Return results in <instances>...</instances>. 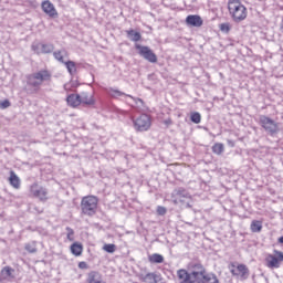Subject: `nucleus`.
<instances>
[{"instance_id": "412c9836", "label": "nucleus", "mask_w": 283, "mask_h": 283, "mask_svg": "<svg viewBox=\"0 0 283 283\" xmlns=\"http://www.w3.org/2000/svg\"><path fill=\"white\" fill-rule=\"evenodd\" d=\"M189 271L188 273H208L207 269H205V265L201 263H190Z\"/></svg>"}, {"instance_id": "1a4fd4ad", "label": "nucleus", "mask_w": 283, "mask_h": 283, "mask_svg": "<svg viewBox=\"0 0 283 283\" xmlns=\"http://www.w3.org/2000/svg\"><path fill=\"white\" fill-rule=\"evenodd\" d=\"M30 191L34 198H39L41 202H45L48 200V188L43 186H39V184H33L30 188Z\"/></svg>"}, {"instance_id": "4468645a", "label": "nucleus", "mask_w": 283, "mask_h": 283, "mask_svg": "<svg viewBox=\"0 0 283 283\" xmlns=\"http://www.w3.org/2000/svg\"><path fill=\"white\" fill-rule=\"evenodd\" d=\"M80 101L81 105H96V99H94V93H90L87 91H84L80 94Z\"/></svg>"}, {"instance_id": "393cba45", "label": "nucleus", "mask_w": 283, "mask_h": 283, "mask_svg": "<svg viewBox=\"0 0 283 283\" xmlns=\"http://www.w3.org/2000/svg\"><path fill=\"white\" fill-rule=\"evenodd\" d=\"M251 231L252 233H260L262 231V221L253 220L251 222Z\"/></svg>"}, {"instance_id": "4be33fe9", "label": "nucleus", "mask_w": 283, "mask_h": 283, "mask_svg": "<svg viewBox=\"0 0 283 283\" xmlns=\"http://www.w3.org/2000/svg\"><path fill=\"white\" fill-rule=\"evenodd\" d=\"M71 253L78 258V255L83 254V244L75 242L71 245Z\"/></svg>"}, {"instance_id": "f03ea898", "label": "nucleus", "mask_w": 283, "mask_h": 283, "mask_svg": "<svg viewBox=\"0 0 283 283\" xmlns=\"http://www.w3.org/2000/svg\"><path fill=\"white\" fill-rule=\"evenodd\" d=\"M228 10L230 17L235 23H240L241 21H244V19H247V7H244V4H242L240 0H229Z\"/></svg>"}, {"instance_id": "a878e982", "label": "nucleus", "mask_w": 283, "mask_h": 283, "mask_svg": "<svg viewBox=\"0 0 283 283\" xmlns=\"http://www.w3.org/2000/svg\"><path fill=\"white\" fill-rule=\"evenodd\" d=\"M52 52H54V44L49 43H42V51L41 54H52Z\"/></svg>"}, {"instance_id": "ddd939ff", "label": "nucleus", "mask_w": 283, "mask_h": 283, "mask_svg": "<svg viewBox=\"0 0 283 283\" xmlns=\"http://www.w3.org/2000/svg\"><path fill=\"white\" fill-rule=\"evenodd\" d=\"M205 21L198 14H190L186 18V24L190 28H202Z\"/></svg>"}, {"instance_id": "dca6fc26", "label": "nucleus", "mask_w": 283, "mask_h": 283, "mask_svg": "<svg viewBox=\"0 0 283 283\" xmlns=\"http://www.w3.org/2000/svg\"><path fill=\"white\" fill-rule=\"evenodd\" d=\"M140 282L144 283H158V274L156 273H147L139 275Z\"/></svg>"}, {"instance_id": "0eeeda50", "label": "nucleus", "mask_w": 283, "mask_h": 283, "mask_svg": "<svg viewBox=\"0 0 283 283\" xmlns=\"http://www.w3.org/2000/svg\"><path fill=\"white\" fill-rule=\"evenodd\" d=\"M230 273L234 277H240V280H249L250 271L249 268L245 264H239L235 269V263H230L229 265Z\"/></svg>"}, {"instance_id": "f257e3e1", "label": "nucleus", "mask_w": 283, "mask_h": 283, "mask_svg": "<svg viewBox=\"0 0 283 283\" xmlns=\"http://www.w3.org/2000/svg\"><path fill=\"white\" fill-rule=\"evenodd\" d=\"M51 80L52 73H50L48 70H41L27 75V85H29V87H33L34 92H39L43 83Z\"/></svg>"}, {"instance_id": "f8f14e48", "label": "nucleus", "mask_w": 283, "mask_h": 283, "mask_svg": "<svg viewBox=\"0 0 283 283\" xmlns=\"http://www.w3.org/2000/svg\"><path fill=\"white\" fill-rule=\"evenodd\" d=\"M42 10L45 12V14H48V17H51L52 19H56V17H59V12H56L54 4L50 2V0L42 2Z\"/></svg>"}, {"instance_id": "79ce46f5", "label": "nucleus", "mask_w": 283, "mask_h": 283, "mask_svg": "<svg viewBox=\"0 0 283 283\" xmlns=\"http://www.w3.org/2000/svg\"><path fill=\"white\" fill-rule=\"evenodd\" d=\"M3 282V280L0 277V283H2Z\"/></svg>"}, {"instance_id": "72a5a7b5", "label": "nucleus", "mask_w": 283, "mask_h": 283, "mask_svg": "<svg viewBox=\"0 0 283 283\" xmlns=\"http://www.w3.org/2000/svg\"><path fill=\"white\" fill-rule=\"evenodd\" d=\"M219 28L220 31L224 32L226 34H229V32H231V25L229 23H221Z\"/></svg>"}, {"instance_id": "423d86ee", "label": "nucleus", "mask_w": 283, "mask_h": 283, "mask_svg": "<svg viewBox=\"0 0 283 283\" xmlns=\"http://www.w3.org/2000/svg\"><path fill=\"white\" fill-rule=\"evenodd\" d=\"M135 49L138 50L139 56L145 59V61H148V63H158V56L149 46L135 44Z\"/></svg>"}, {"instance_id": "58836bf2", "label": "nucleus", "mask_w": 283, "mask_h": 283, "mask_svg": "<svg viewBox=\"0 0 283 283\" xmlns=\"http://www.w3.org/2000/svg\"><path fill=\"white\" fill-rule=\"evenodd\" d=\"M78 266H80V269H87V263H85V262H80V263H78Z\"/></svg>"}, {"instance_id": "5701e85b", "label": "nucleus", "mask_w": 283, "mask_h": 283, "mask_svg": "<svg viewBox=\"0 0 283 283\" xmlns=\"http://www.w3.org/2000/svg\"><path fill=\"white\" fill-rule=\"evenodd\" d=\"M148 260L151 264H163V262H165V256L158 253H154L148 256Z\"/></svg>"}, {"instance_id": "bb28decb", "label": "nucleus", "mask_w": 283, "mask_h": 283, "mask_svg": "<svg viewBox=\"0 0 283 283\" xmlns=\"http://www.w3.org/2000/svg\"><path fill=\"white\" fill-rule=\"evenodd\" d=\"M212 151L217 155L220 156L224 153V145L217 143L212 146Z\"/></svg>"}, {"instance_id": "9b49d317", "label": "nucleus", "mask_w": 283, "mask_h": 283, "mask_svg": "<svg viewBox=\"0 0 283 283\" xmlns=\"http://www.w3.org/2000/svg\"><path fill=\"white\" fill-rule=\"evenodd\" d=\"M107 94L109 96H112V98H119V96H127L128 98H133V101H135L136 105H138V103H140V105H145V102L142 98H134V96L125 94L122 91L116 90V88H112V87L108 88Z\"/></svg>"}, {"instance_id": "c9c22d12", "label": "nucleus", "mask_w": 283, "mask_h": 283, "mask_svg": "<svg viewBox=\"0 0 283 283\" xmlns=\"http://www.w3.org/2000/svg\"><path fill=\"white\" fill-rule=\"evenodd\" d=\"M11 103L10 99H4L2 102H0V109H8V107H10Z\"/></svg>"}, {"instance_id": "f3484780", "label": "nucleus", "mask_w": 283, "mask_h": 283, "mask_svg": "<svg viewBox=\"0 0 283 283\" xmlns=\"http://www.w3.org/2000/svg\"><path fill=\"white\" fill-rule=\"evenodd\" d=\"M66 103L70 107H78L81 105V95L80 94H71L66 97Z\"/></svg>"}, {"instance_id": "9d476101", "label": "nucleus", "mask_w": 283, "mask_h": 283, "mask_svg": "<svg viewBox=\"0 0 283 283\" xmlns=\"http://www.w3.org/2000/svg\"><path fill=\"white\" fill-rule=\"evenodd\" d=\"M171 198H174V205H178V202H185V199L182 198L190 199L191 195L184 187H179L172 191Z\"/></svg>"}, {"instance_id": "7ed1b4c3", "label": "nucleus", "mask_w": 283, "mask_h": 283, "mask_svg": "<svg viewBox=\"0 0 283 283\" xmlns=\"http://www.w3.org/2000/svg\"><path fill=\"white\" fill-rule=\"evenodd\" d=\"M209 272L205 273H189L185 269H180L177 271V277L180 283H205L209 277Z\"/></svg>"}, {"instance_id": "c85d7f7f", "label": "nucleus", "mask_w": 283, "mask_h": 283, "mask_svg": "<svg viewBox=\"0 0 283 283\" xmlns=\"http://www.w3.org/2000/svg\"><path fill=\"white\" fill-rule=\"evenodd\" d=\"M190 120L191 123H195V125H200V122L202 120V116L198 112L191 113Z\"/></svg>"}, {"instance_id": "e433bc0d", "label": "nucleus", "mask_w": 283, "mask_h": 283, "mask_svg": "<svg viewBox=\"0 0 283 283\" xmlns=\"http://www.w3.org/2000/svg\"><path fill=\"white\" fill-rule=\"evenodd\" d=\"M157 214L158 216H166L167 214V208H165L163 206H158L157 207Z\"/></svg>"}, {"instance_id": "7c9ffc66", "label": "nucleus", "mask_w": 283, "mask_h": 283, "mask_svg": "<svg viewBox=\"0 0 283 283\" xmlns=\"http://www.w3.org/2000/svg\"><path fill=\"white\" fill-rule=\"evenodd\" d=\"M42 48H43V43L33 42V44L31 45V50L32 52H34V54H41Z\"/></svg>"}, {"instance_id": "4c0bfd02", "label": "nucleus", "mask_w": 283, "mask_h": 283, "mask_svg": "<svg viewBox=\"0 0 283 283\" xmlns=\"http://www.w3.org/2000/svg\"><path fill=\"white\" fill-rule=\"evenodd\" d=\"M274 256L276 258V260H279V262H283V252L279 251V250H274Z\"/></svg>"}, {"instance_id": "2eb2a0df", "label": "nucleus", "mask_w": 283, "mask_h": 283, "mask_svg": "<svg viewBox=\"0 0 283 283\" xmlns=\"http://www.w3.org/2000/svg\"><path fill=\"white\" fill-rule=\"evenodd\" d=\"M125 32H126L127 39H129V41H133L134 43H138V41L143 40V34H140V32L134 29H128Z\"/></svg>"}, {"instance_id": "c756f323", "label": "nucleus", "mask_w": 283, "mask_h": 283, "mask_svg": "<svg viewBox=\"0 0 283 283\" xmlns=\"http://www.w3.org/2000/svg\"><path fill=\"white\" fill-rule=\"evenodd\" d=\"M12 273H14V269L10 268V266H4L1 271V275L3 277H14L12 275Z\"/></svg>"}, {"instance_id": "cd10ccee", "label": "nucleus", "mask_w": 283, "mask_h": 283, "mask_svg": "<svg viewBox=\"0 0 283 283\" xmlns=\"http://www.w3.org/2000/svg\"><path fill=\"white\" fill-rule=\"evenodd\" d=\"M24 249L25 251H28V253H36L38 251L36 242L32 241V242L25 243Z\"/></svg>"}, {"instance_id": "b1692460", "label": "nucleus", "mask_w": 283, "mask_h": 283, "mask_svg": "<svg viewBox=\"0 0 283 283\" xmlns=\"http://www.w3.org/2000/svg\"><path fill=\"white\" fill-rule=\"evenodd\" d=\"M64 65L71 76H74V74H76V62L69 60L65 62Z\"/></svg>"}, {"instance_id": "aec40b11", "label": "nucleus", "mask_w": 283, "mask_h": 283, "mask_svg": "<svg viewBox=\"0 0 283 283\" xmlns=\"http://www.w3.org/2000/svg\"><path fill=\"white\" fill-rule=\"evenodd\" d=\"M53 56L55 61H59V63H62L63 65L67 62L65 61V56H67V51L65 49L53 52Z\"/></svg>"}, {"instance_id": "6e6552de", "label": "nucleus", "mask_w": 283, "mask_h": 283, "mask_svg": "<svg viewBox=\"0 0 283 283\" xmlns=\"http://www.w3.org/2000/svg\"><path fill=\"white\" fill-rule=\"evenodd\" d=\"M134 127L137 132H147L151 127V118L147 114H142L134 120Z\"/></svg>"}, {"instance_id": "20e7f679", "label": "nucleus", "mask_w": 283, "mask_h": 283, "mask_svg": "<svg viewBox=\"0 0 283 283\" xmlns=\"http://www.w3.org/2000/svg\"><path fill=\"white\" fill-rule=\"evenodd\" d=\"M97 209H98V198L96 196H86L82 198L81 213L83 216H88V218H92L96 216Z\"/></svg>"}, {"instance_id": "ea45409f", "label": "nucleus", "mask_w": 283, "mask_h": 283, "mask_svg": "<svg viewBox=\"0 0 283 283\" xmlns=\"http://www.w3.org/2000/svg\"><path fill=\"white\" fill-rule=\"evenodd\" d=\"M277 242H279L280 244H283V237H280L279 240H277Z\"/></svg>"}, {"instance_id": "a211bd4d", "label": "nucleus", "mask_w": 283, "mask_h": 283, "mask_svg": "<svg viewBox=\"0 0 283 283\" xmlns=\"http://www.w3.org/2000/svg\"><path fill=\"white\" fill-rule=\"evenodd\" d=\"M9 182L13 189H19L21 187V179L19 176H17V172L14 170L10 171Z\"/></svg>"}, {"instance_id": "2f4dec72", "label": "nucleus", "mask_w": 283, "mask_h": 283, "mask_svg": "<svg viewBox=\"0 0 283 283\" xmlns=\"http://www.w3.org/2000/svg\"><path fill=\"white\" fill-rule=\"evenodd\" d=\"M103 249H104V251H106V253H115L116 252V244L107 243V244H104Z\"/></svg>"}, {"instance_id": "a19ab883", "label": "nucleus", "mask_w": 283, "mask_h": 283, "mask_svg": "<svg viewBox=\"0 0 283 283\" xmlns=\"http://www.w3.org/2000/svg\"><path fill=\"white\" fill-rule=\"evenodd\" d=\"M186 207H187V209H191L192 206H191V203L188 202V203H186Z\"/></svg>"}, {"instance_id": "39448f33", "label": "nucleus", "mask_w": 283, "mask_h": 283, "mask_svg": "<svg viewBox=\"0 0 283 283\" xmlns=\"http://www.w3.org/2000/svg\"><path fill=\"white\" fill-rule=\"evenodd\" d=\"M259 125L269 136H277V134L282 132L280 123L275 122L273 118L266 115L259 116Z\"/></svg>"}, {"instance_id": "f704fd0d", "label": "nucleus", "mask_w": 283, "mask_h": 283, "mask_svg": "<svg viewBox=\"0 0 283 283\" xmlns=\"http://www.w3.org/2000/svg\"><path fill=\"white\" fill-rule=\"evenodd\" d=\"M66 231H67V234H66L67 240H70V242H74V229L66 227Z\"/></svg>"}, {"instance_id": "6ab92c4d", "label": "nucleus", "mask_w": 283, "mask_h": 283, "mask_svg": "<svg viewBox=\"0 0 283 283\" xmlns=\"http://www.w3.org/2000/svg\"><path fill=\"white\" fill-rule=\"evenodd\" d=\"M265 262L269 269H280V262L277 260V256L273 254H269L268 258L265 259Z\"/></svg>"}, {"instance_id": "473e14b6", "label": "nucleus", "mask_w": 283, "mask_h": 283, "mask_svg": "<svg viewBox=\"0 0 283 283\" xmlns=\"http://www.w3.org/2000/svg\"><path fill=\"white\" fill-rule=\"evenodd\" d=\"M205 283H220V280H218L216 274H208Z\"/></svg>"}]
</instances>
